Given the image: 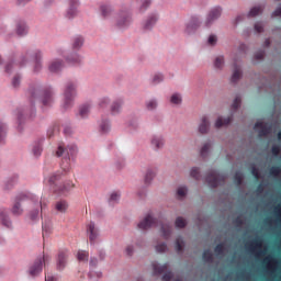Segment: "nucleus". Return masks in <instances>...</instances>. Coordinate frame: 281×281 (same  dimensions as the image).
Returning <instances> with one entry per match:
<instances>
[{
    "instance_id": "nucleus-61",
    "label": "nucleus",
    "mask_w": 281,
    "mask_h": 281,
    "mask_svg": "<svg viewBox=\"0 0 281 281\" xmlns=\"http://www.w3.org/2000/svg\"><path fill=\"white\" fill-rule=\"evenodd\" d=\"M170 280H172V272H166L162 276V281H170Z\"/></svg>"
},
{
    "instance_id": "nucleus-18",
    "label": "nucleus",
    "mask_w": 281,
    "mask_h": 281,
    "mask_svg": "<svg viewBox=\"0 0 281 281\" xmlns=\"http://www.w3.org/2000/svg\"><path fill=\"white\" fill-rule=\"evenodd\" d=\"M160 232L162 238H165V240H168V238H170V235L172 234V226L170 224H160Z\"/></svg>"
},
{
    "instance_id": "nucleus-20",
    "label": "nucleus",
    "mask_w": 281,
    "mask_h": 281,
    "mask_svg": "<svg viewBox=\"0 0 281 281\" xmlns=\"http://www.w3.org/2000/svg\"><path fill=\"white\" fill-rule=\"evenodd\" d=\"M0 222L4 227H8V228L12 227V222L10 221V218H8V211L5 210L0 211Z\"/></svg>"
},
{
    "instance_id": "nucleus-52",
    "label": "nucleus",
    "mask_w": 281,
    "mask_h": 281,
    "mask_svg": "<svg viewBox=\"0 0 281 281\" xmlns=\"http://www.w3.org/2000/svg\"><path fill=\"white\" fill-rule=\"evenodd\" d=\"M4 138H5V125L0 124V142H3Z\"/></svg>"
},
{
    "instance_id": "nucleus-32",
    "label": "nucleus",
    "mask_w": 281,
    "mask_h": 281,
    "mask_svg": "<svg viewBox=\"0 0 281 281\" xmlns=\"http://www.w3.org/2000/svg\"><path fill=\"white\" fill-rule=\"evenodd\" d=\"M151 145L155 146V148H161V146H164V138L155 136L151 139Z\"/></svg>"
},
{
    "instance_id": "nucleus-51",
    "label": "nucleus",
    "mask_w": 281,
    "mask_h": 281,
    "mask_svg": "<svg viewBox=\"0 0 281 281\" xmlns=\"http://www.w3.org/2000/svg\"><path fill=\"white\" fill-rule=\"evenodd\" d=\"M190 175H191V177H192L193 179H199V177H200L199 168L193 167V168L191 169Z\"/></svg>"
},
{
    "instance_id": "nucleus-33",
    "label": "nucleus",
    "mask_w": 281,
    "mask_h": 281,
    "mask_svg": "<svg viewBox=\"0 0 281 281\" xmlns=\"http://www.w3.org/2000/svg\"><path fill=\"white\" fill-rule=\"evenodd\" d=\"M120 109H122V100H117L111 105V112L113 114L120 113Z\"/></svg>"
},
{
    "instance_id": "nucleus-56",
    "label": "nucleus",
    "mask_w": 281,
    "mask_h": 281,
    "mask_svg": "<svg viewBox=\"0 0 281 281\" xmlns=\"http://www.w3.org/2000/svg\"><path fill=\"white\" fill-rule=\"evenodd\" d=\"M251 175L252 177H255V179H260V171L258 170V168L252 167Z\"/></svg>"
},
{
    "instance_id": "nucleus-19",
    "label": "nucleus",
    "mask_w": 281,
    "mask_h": 281,
    "mask_svg": "<svg viewBox=\"0 0 281 281\" xmlns=\"http://www.w3.org/2000/svg\"><path fill=\"white\" fill-rule=\"evenodd\" d=\"M64 65H63V61L56 59L54 61H52L48 66V70L52 72V74H58V71H60V69H63Z\"/></svg>"
},
{
    "instance_id": "nucleus-21",
    "label": "nucleus",
    "mask_w": 281,
    "mask_h": 281,
    "mask_svg": "<svg viewBox=\"0 0 281 281\" xmlns=\"http://www.w3.org/2000/svg\"><path fill=\"white\" fill-rule=\"evenodd\" d=\"M130 24H131V15H128V13H123L117 21V26L126 27V25H130Z\"/></svg>"
},
{
    "instance_id": "nucleus-9",
    "label": "nucleus",
    "mask_w": 281,
    "mask_h": 281,
    "mask_svg": "<svg viewBox=\"0 0 281 281\" xmlns=\"http://www.w3.org/2000/svg\"><path fill=\"white\" fill-rule=\"evenodd\" d=\"M201 27V20L199 16H192L186 25L184 32L187 34H194Z\"/></svg>"
},
{
    "instance_id": "nucleus-39",
    "label": "nucleus",
    "mask_w": 281,
    "mask_h": 281,
    "mask_svg": "<svg viewBox=\"0 0 281 281\" xmlns=\"http://www.w3.org/2000/svg\"><path fill=\"white\" fill-rule=\"evenodd\" d=\"M215 254H217V256H223L224 251H225V245L224 244H217L214 248Z\"/></svg>"
},
{
    "instance_id": "nucleus-11",
    "label": "nucleus",
    "mask_w": 281,
    "mask_h": 281,
    "mask_svg": "<svg viewBox=\"0 0 281 281\" xmlns=\"http://www.w3.org/2000/svg\"><path fill=\"white\" fill-rule=\"evenodd\" d=\"M157 226V220H154L151 215H146L143 221L138 223V229H150V227Z\"/></svg>"
},
{
    "instance_id": "nucleus-63",
    "label": "nucleus",
    "mask_w": 281,
    "mask_h": 281,
    "mask_svg": "<svg viewBox=\"0 0 281 281\" xmlns=\"http://www.w3.org/2000/svg\"><path fill=\"white\" fill-rule=\"evenodd\" d=\"M235 181L237 186H240V183H243V175L240 173L235 175Z\"/></svg>"
},
{
    "instance_id": "nucleus-29",
    "label": "nucleus",
    "mask_w": 281,
    "mask_h": 281,
    "mask_svg": "<svg viewBox=\"0 0 281 281\" xmlns=\"http://www.w3.org/2000/svg\"><path fill=\"white\" fill-rule=\"evenodd\" d=\"M262 10H265L262 5L254 7L250 9L248 16H258V14H262Z\"/></svg>"
},
{
    "instance_id": "nucleus-15",
    "label": "nucleus",
    "mask_w": 281,
    "mask_h": 281,
    "mask_svg": "<svg viewBox=\"0 0 281 281\" xmlns=\"http://www.w3.org/2000/svg\"><path fill=\"white\" fill-rule=\"evenodd\" d=\"M207 131H210V119H207V116H202L199 125V133H201V135H205Z\"/></svg>"
},
{
    "instance_id": "nucleus-44",
    "label": "nucleus",
    "mask_w": 281,
    "mask_h": 281,
    "mask_svg": "<svg viewBox=\"0 0 281 281\" xmlns=\"http://www.w3.org/2000/svg\"><path fill=\"white\" fill-rule=\"evenodd\" d=\"M186 225H187V222L183 217H178L176 220V227L183 229V227H186Z\"/></svg>"
},
{
    "instance_id": "nucleus-48",
    "label": "nucleus",
    "mask_w": 281,
    "mask_h": 281,
    "mask_svg": "<svg viewBox=\"0 0 281 281\" xmlns=\"http://www.w3.org/2000/svg\"><path fill=\"white\" fill-rule=\"evenodd\" d=\"M271 177H278V175H280L281 172V168L278 166L271 167L269 170Z\"/></svg>"
},
{
    "instance_id": "nucleus-24",
    "label": "nucleus",
    "mask_w": 281,
    "mask_h": 281,
    "mask_svg": "<svg viewBox=\"0 0 281 281\" xmlns=\"http://www.w3.org/2000/svg\"><path fill=\"white\" fill-rule=\"evenodd\" d=\"M232 124V116H228L226 119L218 117L215 122V128H221L222 126H227Z\"/></svg>"
},
{
    "instance_id": "nucleus-8",
    "label": "nucleus",
    "mask_w": 281,
    "mask_h": 281,
    "mask_svg": "<svg viewBox=\"0 0 281 281\" xmlns=\"http://www.w3.org/2000/svg\"><path fill=\"white\" fill-rule=\"evenodd\" d=\"M40 99L43 106H50V104L54 102V91H52V88H45L41 92Z\"/></svg>"
},
{
    "instance_id": "nucleus-59",
    "label": "nucleus",
    "mask_w": 281,
    "mask_h": 281,
    "mask_svg": "<svg viewBox=\"0 0 281 281\" xmlns=\"http://www.w3.org/2000/svg\"><path fill=\"white\" fill-rule=\"evenodd\" d=\"M150 0H144L140 7V12H144V10H146V8H148V5H150Z\"/></svg>"
},
{
    "instance_id": "nucleus-43",
    "label": "nucleus",
    "mask_w": 281,
    "mask_h": 281,
    "mask_svg": "<svg viewBox=\"0 0 281 281\" xmlns=\"http://www.w3.org/2000/svg\"><path fill=\"white\" fill-rule=\"evenodd\" d=\"M171 104H181V94L175 93L170 99Z\"/></svg>"
},
{
    "instance_id": "nucleus-12",
    "label": "nucleus",
    "mask_w": 281,
    "mask_h": 281,
    "mask_svg": "<svg viewBox=\"0 0 281 281\" xmlns=\"http://www.w3.org/2000/svg\"><path fill=\"white\" fill-rule=\"evenodd\" d=\"M67 258H69V255L67 251L61 250L59 251L57 256V269L58 271H63L67 267Z\"/></svg>"
},
{
    "instance_id": "nucleus-3",
    "label": "nucleus",
    "mask_w": 281,
    "mask_h": 281,
    "mask_svg": "<svg viewBox=\"0 0 281 281\" xmlns=\"http://www.w3.org/2000/svg\"><path fill=\"white\" fill-rule=\"evenodd\" d=\"M50 260L52 257L49 255H43V257H38L29 270L30 276L36 278L38 273L43 272V265L49 263Z\"/></svg>"
},
{
    "instance_id": "nucleus-47",
    "label": "nucleus",
    "mask_w": 281,
    "mask_h": 281,
    "mask_svg": "<svg viewBox=\"0 0 281 281\" xmlns=\"http://www.w3.org/2000/svg\"><path fill=\"white\" fill-rule=\"evenodd\" d=\"M101 14L102 16H109L111 14V7L109 5H101Z\"/></svg>"
},
{
    "instance_id": "nucleus-34",
    "label": "nucleus",
    "mask_w": 281,
    "mask_h": 281,
    "mask_svg": "<svg viewBox=\"0 0 281 281\" xmlns=\"http://www.w3.org/2000/svg\"><path fill=\"white\" fill-rule=\"evenodd\" d=\"M79 262H87L89 260V252L80 250L77 256Z\"/></svg>"
},
{
    "instance_id": "nucleus-30",
    "label": "nucleus",
    "mask_w": 281,
    "mask_h": 281,
    "mask_svg": "<svg viewBox=\"0 0 281 281\" xmlns=\"http://www.w3.org/2000/svg\"><path fill=\"white\" fill-rule=\"evenodd\" d=\"M262 247V239L256 238L249 244V249L254 251V249H260Z\"/></svg>"
},
{
    "instance_id": "nucleus-35",
    "label": "nucleus",
    "mask_w": 281,
    "mask_h": 281,
    "mask_svg": "<svg viewBox=\"0 0 281 281\" xmlns=\"http://www.w3.org/2000/svg\"><path fill=\"white\" fill-rule=\"evenodd\" d=\"M89 110H90L89 104L82 105V106L79 109V115H80V117H87V115H89Z\"/></svg>"
},
{
    "instance_id": "nucleus-49",
    "label": "nucleus",
    "mask_w": 281,
    "mask_h": 281,
    "mask_svg": "<svg viewBox=\"0 0 281 281\" xmlns=\"http://www.w3.org/2000/svg\"><path fill=\"white\" fill-rule=\"evenodd\" d=\"M108 104H109V99H108V98H101V99L99 100V106H100V109L106 108Z\"/></svg>"
},
{
    "instance_id": "nucleus-54",
    "label": "nucleus",
    "mask_w": 281,
    "mask_h": 281,
    "mask_svg": "<svg viewBox=\"0 0 281 281\" xmlns=\"http://www.w3.org/2000/svg\"><path fill=\"white\" fill-rule=\"evenodd\" d=\"M19 85H21V77L15 76L12 80V87H14V89H16V87H19Z\"/></svg>"
},
{
    "instance_id": "nucleus-41",
    "label": "nucleus",
    "mask_w": 281,
    "mask_h": 281,
    "mask_svg": "<svg viewBox=\"0 0 281 281\" xmlns=\"http://www.w3.org/2000/svg\"><path fill=\"white\" fill-rule=\"evenodd\" d=\"M100 128L102 133H109L111 130V125L108 123V121H102L100 124Z\"/></svg>"
},
{
    "instance_id": "nucleus-22",
    "label": "nucleus",
    "mask_w": 281,
    "mask_h": 281,
    "mask_svg": "<svg viewBox=\"0 0 281 281\" xmlns=\"http://www.w3.org/2000/svg\"><path fill=\"white\" fill-rule=\"evenodd\" d=\"M69 10L67 12V19H74L75 14H77L76 9L78 8V2L77 0H70L69 2Z\"/></svg>"
},
{
    "instance_id": "nucleus-55",
    "label": "nucleus",
    "mask_w": 281,
    "mask_h": 281,
    "mask_svg": "<svg viewBox=\"0 0 281 281\" xmlns=\"http://www.w3.org/2000/svg\"><path fill=\"white\" fill-rule=\"evenodd\" d=\"M271 153L274 157H278V155H280V146L278 145L272 146Z\"/></svg>"
},
{
    "instance_id": "nucleus-36",
    "label": "nucleus",
    "mask_w": 281,
    "mask_h": 281,
    "mask_svg": "<svg viewBox=\"0 0 281 281\" xmlns=\"http://www.w3.org/2000/svg\"><path fill=\"white\" fill-rule=\"evenodd\" d=\"M82 43H85L82 37H80V36L75 37L74 43H72L74 49H80V47H82Z\"/></svg>"
},
{
    "instance_id": "nucleus-38",
    "label": "nucleus",
    "mask_w": 281,
    "mask_h": 281,
    "mask_svg": "<svg viewBox=\"0 0 281 281\" xmlns=\"http://www.w3.org/2000/svg\"><path fill=\"white\" fill-rule=\"evenodd\" d=\"M186 194H188V188L179 187L178 190H177L178 199H183V196H186Z\"/></svg>"
},
{
    "instance_id": "nucleus-28",
    "label": "nucleus",
    "mask_w": 281,
    "mask_h": 281,
    "mask_svg": "<svg viewBox=\"0 0 281 281\" xmlns=\"http://www.w3.org/2000/svg\"><path fill=\"white\" fill-rule=\"evenodd\" d=\"M66 60H67L68 65H80L82 59L77 54H74V55L67 57Z\"/></svg>"
},
{
    "instance_id": "nucleus-53",
    "label": "nucleus",
    "mask_w": 281,
    "mask_h": 281,
    "mask_svg": "<svg viewBox=\"0 0 281 281\" xmlns=\"http://www.w3.org/2000/svg\"><path fill=\"white\" fill-rule=\"evenodd\" d=\"M147 109L148 111H153V109H157V101L150 100L149 102H147Z\"/></svg>"
},
{
    "instance_id": "nucleus-50",
    "label": "nucleus",
    "mask_w": 281,
    "mask_h": 281,
    "mask_svg": "<svg viewBox=\"0 0 281 281\" xmlns=\"http://www.w3.org/2000/svg\"><path fill=\"white\" fill-rule=\"evenodd\" d=\"M162 80H164V75L157 74L154 76L153 82L154 85H159V82H161Z\"/></svg>"
},
{
    "instance_id": "nucleus-1",
    "label": "nucleus",
    "mask_w": 281,
    "mask_h": 281,
    "mask_svg": "<svg viewBox=\"0 0 281 281\" xmlns=\"http://www.w3.org/2000/svg\"><path fill=\"white\" fill-rule=\"evenodd\" d=\"M60 172L53 173L44 179V183L48 186L55 194H67V192L76 188V184L71 181H66L64 184H60Z\"/></svg>"
},
{
    "instance_id": "nucleus-57",
    "label": "nucleus",
    "mask_w": 281,
    "mask_h": 281,
    "mask_svg": "<svg viewBox=\"0 0 281 281\" xmlns=\"http://www.w3.org/2000/svg\"><path fill=\"white\" fill-rule=\"evenodd\" d=\"M240 106V97H236L233 102V109L236 111Z\"/></svg>"
},
{
    "instance_id": "nucleus-46",
    "label": "nucleus",
    "mask_w": 281,
    "mask_h": 281,
    "mask_svg": "<svg viewBox=\"0 0 281 281\" xmlns=\"http://www.w3.org/2000/svg\"><path fill=\"white\" fill-rule=\"evenodd\" d=\"M166 249H168V245H166V243H161V244L156 245V251L158 254H164V251H166Z\"/></svg>"
},
{
    "instance_id": "nucleus-37",
    "label": "nucleus",
    "mask_w": 281,
    "mask_h": 281,
    "mask_svg": "<svg viewBox=\"0 0 281 281\" xmlns=\"http://www.w3.org/2000/svg\"><path fill=\"white\" fill-rule=\"evenodd\" d=\"M210 148H212V144L205 143L201 148V157H207V153H210Z\"/></svg>"
},
{
    "instance_id": "nucleus-25",
    "label": "nucleus",
    "mask_w": 281,
    "mask_h": 281,
    "mask_svg": "<svg viewBox=\"0 0 281 281\" xmlns=\"http://www.w3.org/2000/svg\"><path fill=\"white\" fill-rule=\"evenodd\" d=\"M16 34L18 36H25L27 34V25L24 22H19L16 24Z\"/></svg>"
},
{
    "instance_id": "nucleus-58",
    "label": "nucleus",
    "mask_w": 281,
    "mask_h": 281,
    "mask_svg": "<svg viewBox=\"0 0 281 281\" xmlns=\"http://www.w3.org/2000/svg\"><path fill=\"white\" fill-rule=\"evenodd\" d=\"M256 60H262L265 58V50H259L255 54Z\"/></svg>"
},
{
    "instance_id": "nucleus-2",
    "label": "nucleus",
    "mask_w": 281,
    "mask_h": 281,
    "mask_svg": "<svg viewBox=\"0 0 281 281\" xmlns=\"http://www.w3.org/2000/svg\"><path fill=\"white\" fill-rule=\"evenodd\" d=\"M78 153V147L75 145H70L67 148L63 147V145H59L56 151L57 157H64L61 162V169L64 172H67L69 170V161L76 157Z\"/></svg>"
},
{
    "instance_id": "nucleus-23",
    "label": "nucleus",
    "mask_w": 281,
    "mask_h": 281,
    "mask_svg": "<svg viewBox=\"0 0 281 281\" xmlns=\"http://www.w3.org/2000/svg\"><path fill=\"white\" fill-rule=\"evenodd\" d=\"M240 78H243V70L240 69V66H238V64H235L231 80L232 82H237Z\"/></svg>"
},
{
    "instance_id": "nucleus-40",
    "label": "nucleus",
    "mask_w": 281,
    "mask_h": 281,
    "mask_svg": "<svg viewBox=\"0 0 281 281\" xmlns=\"http://www.w3.org/2000/svg\"><path fill=\"white\" fill-rule=\"evenodd\" d=\"M176 250H177L178 252L183 251V239H182L181 237H178V238L176 239Z\"/></svg>"
},
{
    "instance_id": "nucleus-4",
    "label": "nucleus",
    "mask_w": 281,
    "mask_h": 281,
    "mask_svg": "<svg viewBox=\"0 0 281 281\" xmlns=\"http://www.w3.org/2000/svg\"><path fill=\"white\" fill-rule=\"evenodd\" d=\"M76 98V85L68 82L64 91V109H69L74 104Z\"/></svg>"
},
{
    "instance_id": "nucleus-60",
    "label": "nucleus",
    "mask_w": 281,
    "mask_h": 281,
    "mask_svg": "<svg viewBox=\"0 0 281 281\" xmlns=\"http://www.w3.org/2000/svg\"><path fill=\"white\" fill-rule=\"evenodd\" d=\"M262 30H263L262 24H261L260 22H257V23L255 24V31H256L258 34H260V33L262 32Z\"/></svg>"
},
{
    "instance_id": "nucleus-6",
    "label": "nucleus",
    "mask_w": 281,
    "mask_h": 281,
    "mask_svg": "<svg viewBox=\"0 0 281 281\" xmlns=\"http://www.w3.org/2000/svg\"><path fill=\"white\" fill-rule=\"evenodd\" d=\"M25 58H32L34 63L33 71H35V74H37V71L43 69V65H41V52H35L33 55L30 53H26L25 56L21 57L19 67H23L25 65Z\"/></svg>"
},
{
    "instance_id": "nucleus-42",
    "label": "nucleus",
    "mask_w": 281,
    "mask_h": 281,
    "mask_svg": "<svg viewBox=\"0 0 281 281\" xmlns=\"http://www.w3.org/2000/svg\"><path fill=\"white\" fill-rule=\"evenodd\" d=\"M41 153H43V146L41 144H37L33 147V155L35 157H41Z\"/></svg>"
},
{
    "instance_id": "nucleus-45",
    "label": "nucleus",
    "mask_w": 281,
    "mask_h": 281,
    "mask_svg": "<svg viewBox=\"0 0 281 281\" xmlns=\"http://www.w3.org/2000/svg\"><path fill=\"white\" fill-rule=\"evenodd\" d=\"M155 178V171L153 170H147V173L145 176V183H150V181H153V179Z\"/></svg>"
},
{
    "instance_id": "nucleus-16",
    "label": "nucleus",
    "mask_w": 281,
    "mask_h": 281,
    "mask_svg": "<svg viewBox=\"0 0 281 281\" xmlns=\"http://www.w3.org/2000/svg\"><path fill=\"white\" fill-rule=\"evenodd\" d=\"M55 210L59 214H65L69 210V203L65 200H59L55 203Z\"/></svg>"
},
{
    "instance_id": "nucleus-10",
    "label": "nucleus",
    "mask_w": 281,
    "mask_h": 281,
    "mask_svg": "<svg viewBox=\"0 0 281 281\" xmlns=\"http://www.w3.org/2000/svg\"><path fill=\"white\" fill-rule=\"evenodd\" d=\"M221 12L222 10L220 7L212 9L206 16L205 26L210 27L214 23V21H216V19L221 16Z\"/></svg>"
},
{
    "instance_id": "nucleus-7",
    "label": "nucleus",
    "mask_w": 281,
    "mask_h": 281,
    "mask_svg": "<svg viewBox=\"0 0 281 281\" xmlns=\"http://www.w3.org/2000/svg\"><path fill=\"white\" fill-rule=\"evenodd\" d=\"M27 199H30V196L25 193H20L13 201V206H12V214H14V216H21V214H23V203H25V201H27Z\"/></svg>"
},
{
    "instance_id": "nucleus-5",
    "label": "nucleus",
    "mask_w": 281,
    "mask_h": 281,
    "mask_svg": "<svg viewBox=\"0 0 281 281\" xmlns=\"http://www.w3.org/2000/svg\"><path fill=\"white\" fill-rule=\"evenodd\" d=\"M226 177L224 175L218 173L217 171H211L206 176V183H209L210 188H218V186H223L225 183Z\"/></svg>"
},
{
    "instance_id": "nucleus-17",
    "label": "nucleus",
    "mask_w": 281,
    "mask_h": 281,
    "mask_svg": "<svg viewBox=\"0 0 281 281\" xmlns=\"http://www.w3.org/2000/svg\"><path fill=\"white\" fill-rule=\"evenodd\" d=\"M157 20H158L157 14L149 15L143 24L144 30H153V27L155 26V23H157Z\"/></svg>"
},
{
    "instance_id": "nucleus-14",
    "label": "nucleus",
    "mask_w": 281,
    "mask_h": 281,
    "mask_svg": "<svg viewBox=\"0 0 281 281\" xmlns=\"http://www.w3.org/2000/svg\"><path fill=\"white\" fill-rule=\"evenodd\" d=\"M259 131V137H267V135H269V133H271V126H267L265 125V123L262 122H257L255 124V131Z\"/></svg>"
},
{
    "instance_id": "nucleus-64",
    "label": "nucleus",
    "mask_w": 281,
    "mask_h": 281,
    "mask_svg": "<svg viewBox=\"0 0 281 281\" xmlns=\"http://www.w3.org/2000/svg\"><path fill=\"white\" fill-rule=\"evenodd\" d=\"M120 200V193L113 192L110 196V201H119Z\"/></svg>"
},
{
    "instance_id": "nucleus-13",
    "label": "nucleus",
    "mask_w": 281,
    "mask_h": 281,
    "mask_svg": "<svg viewBox=\"0 0 281 281\" xmlns=\"http://www.w3.org/2000/svg\"><path fill=\"white\" fill-rule=\"evenodd\" d=\"M87 232H88L89 240H90L91 245H93V243H95V240H98V236H99L98 227H95V224L93 222L88 224Z\"/></svg>"
},
{
    "instance_id": "nucleus-31",
    "label": "nucleus",
    "mask_w": 281,
    "mask_h": 281,
    "mask_svg": "<svg viewBox=\"0 0 281 281\" xmlns=\"http://www.w3.org/2000/svg\"><path fill=\"white\" fill-rule=\"evenodd\" d=\"M225 65V57L217 56L214 61L215 69H223V66Z\"/></svg>"
},
{
    "instance_id": "nucleus-27",
    "label": "nucleus",
    "mask_w": 281,
    "mask_h": 281,
    "mask_svg": "<svg viewBox=\"0 0 281 281\" xmlns=\"http://www.w3.org/2000/svg\"><path fill=\"white\" fill-rule=\"evenodd\" d=\"M202 260H204L205 262H209V265H211V262H214V255L210 249H206L203 251Z\"/></svg>"
},
{
    "instance_id": "nucleus-62",
    "label": "nucleus",
    "mask_w": 281,
    "mask_h": 281,
    "mask_svg": "<svg viewBox=\"0 0 281 281\" xmlns=\"http://www.w3.org/2000/svg\"><path fill=\"white\" fill-rule=\"evenodd\" d=\"M216 36L215 35H210L207 43L209 45H216Z\"/></svg>"
},
{
    "instance_id": "nucleus-26",
    "label": "nucleus",
    "mask_w": 281,
    "mask_h": 281,
    "mask_svg": "<svg viewBox=\"0 0 281 281\" xmlns=\"http://www.w3.org/2000/svg\"><path fill=\"white\" fill-rule=\"evenodd\" d=\"M153 269L156 276H161V273L168 270V265L159 266L158 263H153Z\"/></svg>"
}]
</instances>
